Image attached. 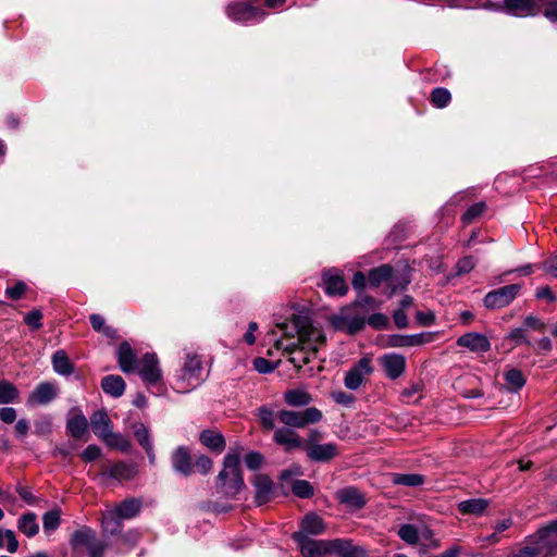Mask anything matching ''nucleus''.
Here are the masks:
<instances>
[{
  "label": "nucleus",
  "instance_id": "052dcab7",
  "mask_svg": "<svg viewBox=\"0 0 557 557\" xmlns=\"http://www.w3.org/2000/svg\"><path fill=\"white\" fill-rule=\"evenodd\" d=\"M16 410L12 407L0 408V420L3 423L11 424L16 419Z\"/></svg>",
  "mask_w": 557,
  "mask_h": 557
},
{
  "label": "nucleus",
  "instance_id": "09e8293b",
  "mask_svg": "<svg viewBox=\"0 0 557 557\" xmlns=\"http://www.w3.org/2000/svg\"><path fill=\"white\" fill-rule=\"evenodd\" d=\"M42 524L45 531H54L60 524V512L51 510L44 515Z\"/></svg>",
  "mask_w": 557,
  "mask_h": 557
},
{
  "label": "nucleus",
  "instance_id": "c9c22d12",
  "mask_svg": "<svg viewBox=\"0 0 557 557\" xmlns=\"http://www.w3.org/2000/svg\"><path fill=\"white\" fill-rule=\"evenodd\" d=\"M424 476L419 473H393L392 482L395 485L417 487L424 483Z\"/></svg>",
  "mask_w": 557,
  "mask_h": 557
},
{
  "label": "nucleus",
  "instance_id": "39448f33",
  "mask_svg": "<svg viewBox=\"0 0 557 557\" xmlns=\"http://www.w3.org/2000/svg\"><path fill=\"white\" fill-rule=\"evenodd\" d=\"M525 542L533 548L536 557H549L557 553V533L552 523L528 536Z\"/></svg>",
  "mask_w": 557,
  "mask_h": 557
},
{
  "label": "nucleus",
  "instance_id": "9d476101",
  "mask_svg": "<svg viewBox=\"0 0 557 557\" xmlns=\"http://www.w3.org/2000/svg\"><path fill=\"white\" fill-rule=\"evenodd\" d=\"M138 373L148 385H157L162 381V371L156 354L147 352L143 356Z\"/></svg>",
  "mask_w": 557,
  "mask_h": 557
},
{
  "label": "nucleus",
  "instance_id": "6e6d98bb",
  "mask_svg": "<svg viewBox=\"0 0 557 557\" xmlns=\"http://www.w3.org/2000/svg\"><path fill=\"white\" fill-rule=\"evenodd\" d=\"M367 322L369 325L373 326L374 329L381 330L387 325L388 319L386 315H384L382 313H373L368 318Z\"/></svg>",
  "mask_w": 557,
  "mask_h": 557
},
{
  "label": "nucleus",
  "instance_id": "79ce46f5",
  "mask_svg": "<svg viewBox=\"0 0 557 557\" xmlns=\"http://www.w3.org/2000/svg\"><path fill=\"white\" fill-rule=\"evenodd\" d=\"M397 534L404 542L410 545H414L419 541V532L413 524L406 523L400 525Z\"/></svg>",
  "mask_w": 557,
  "mask_h": 557
},
{
  "label": "nucleus",
  "instance_id": "e433bc0d",
  "mask_svg": "<svg viewBox=\"0 0 557 557\" xmlns=\"http://www.w3.org/2000/svg\"><path fill=\"white\" fill-rule=\"evenodd\" d=\"M52 366L54 371L61 375H70L74 370V367L64 350H58L54 352L52 356Z\"/></svg>",
  "mask_w": 557,
  "mask_h": 557
},
{
  "label": "nucleus",
  "instance_id": "5701e85b",
  "mask_svg": "<svg viewBox=\"0 0 557 557\" xmlns=\"http://www.w3.org/2000/svg\"><path fill=\"white\" fill-rule=\"evenodd\" d=\"M383 282H388L389 285L393 286V290L396 289L393 268L388 264L373 269L369 273V283L371 286L377 287Z\"/></svg>",
  "mask_w": 557,
  "mask_h": 557
},
{
  "label": "nucleus",
  "instance_id": "1a4fd4ad",
  "mask_svg": "<svg viewBox=\"0 0 557 557\" xmlns=\"http://www.w3.org/2000/svg\"><path fill=\"white\" fill-rule=\"evenodd\" d=\"M373 372L370 358H361L345 374L344 384L348 389L356 391L364 380Z\"/></svg>",
  "mask_w": 557,
  "mask_h": 557
},
{
  "label": "nucleus",
  "instance_id": "7c9ffc66",
  "mask_svg": "<svg viewBox=\"0 0 557 557\" xmlns=\"http://www.w3.org/2000/svg\"><path fill=\"white\" fill-rule=\"evenodd\" d=\"M284 400L292 407H304L312 401L311 395L305 389L295 388L284 393Z\"/></svg>",
  "mask_w": 557,
  "mask_h": 557
},
{
  "label": "nucleus",
  "instance_id": "e2e57ef3",
  "mask_svg": "<svg viewBox=\"0 0 557 557\" xmlns=\"http://www.w3.org/2000/svg\"><path fill=\"white\" fill-rule=\"evenodd\" d=\"M100 455H101V450L98 446L89 445L82 453V458L85 461H92V460H96Z\"/></svg>",
  "mask_w": 557,
  "mask_h": 557
},
{
  "label": "nucleus",
  "instance_id": "ddd939ff",
  "mask_svg": "<svg viewBox=\"0 0 557 557\" xmlns=\"http://www.w3.org/2000/svg\"><path fill=\"white\" fill-rule=\"evenodd\" d=\"M379 363L391 380L398 379L406 370V358L396 352L384 354L379 358Z\"/></svg>",
  "mask_w": 557,
  "mask_h": 557
},
{
  "label": "nucleus",
  "instance_id": "bf43d9fd",
  "mask_svg": "<svg viewBox=\"0 0 557 557\" xmlns=\"http://www.w3.org/2000/svg\"><path fill=\"white\" fill-rule=\"evenodd\" d=\"M106 548L107 543L97 539L90 546V548L87 550L88 557H103Z\"/></svg>",
  "mask_w": 557,
  "mask_h": 557
},
{
  "label": "nucleus",
  "instance_id": "a19ab883",
  "mask_svg": "<svg viewBox=\"0 0 557 557\" xmlns=\"http://www.w3.org/2000/svg\"><path fill=\"white\" fill-rule=\"evenodd\" d=\"M18 397L17 388L10 382L0 381V404L14 403Z\"/></svg>",
  "mask_w": 557,
  "mask_h": 557
},
{
  "label": "nucleus",
  "instance_id": "603ef678",
  "mask_svg": "<svg viewBox=\"0 0 557 557\" xmlns=\"http://www.w3.org/2000/svg\"><path fill=\"white\" fill-rule=\"evenodd\" d=\"M253 368L259 373H271L275 368L276 363H272L265 358L258 357L253 360Z\"/></svg>",
  "mask_w": 557,
  "mask_h": 557
},
{
  "label": "nucleus",
  "instance_id": "393cba45",
  "mask_svg": "<svg viewBox=\"0 0 557 557\" xmlns=\"http://www.w3.org/2000/svg\"><path fill=\"white\" fill-rule=\"evenodd\" d=\"M227 16L236 22H248L257 15V9L245 3H235L226 8Z\"/></svg>",
  "mask_w": 557,
  "mask_h": 557
},
{
  "label": "nucleus",
  "instance_id": "6e6552de",
  "mask_svg": "<svg viewBox=\"0 0 557 557\" xmlns=\"http://www.w3.org/2000/svg\"><path fill=\"white\" fill-rule=\"evenodd\" d=\"M293 540L298 544L304 557H324L330 554V540H313L302 532L294 533Z\"/></svg>",
  "mask_w": 557,
  "mask_h": 557
},
{
  "label": "nucleus",
  "instance_id": "ea45409f",
  "mask_svg": "<svg viewBox=\"0 0 557 557\" xmlns=\"http://www.w3.org/2000/svg\"><path fill=\"white\" fill-rule=\"evenodd\" d=\"M506 384L511 392H518L525 384L523 373L518 369H509L504 373Z\"/></svg>",
  "mask_w": 557,
  "mask_h": 557
},
{
  "label": "nucleus",
  "instance_id": "aec40b11",
  "mask_svg": "<svg viewBox=\"0 0 557 557\" xmlns=\"http://www.w3.org/2000/svg\"><path fill=\"white\" fill-rule=\"evenodd\" d=\"M117 362L124 373L134 372L137 368V356L128 343H122L117 348Z\"/></svg>",
  "mask_w": 557,
  "mask_h": 557
},
{
  "label": "nucleus",
  "instance_id": "0e129e2a",
  "mask_svg": "<svg viewBox=\"0 0 557 557\" xmlns=\"http://www.w3.org/2000/svg\"><path fill=\"white\" fill-rule=\"evenodd\" d=\"M195 466L199 472L206 474L212 468V460L208 456L202 455L197 458Z\"/></svg>",
  "mask_w": 557,
  "mask_h": 557
},
{
  "label": "nucleus",
  "instance_id": "a211bd4d",
  "mask_svg": "<svg viewBox=\"0 0 557 557\" xmlns=\"http://www.w3.org/2000/svg\"><path fill=\"white\" fill-rule=\"evenodd\" d=\"M336 498L349 509L358 510L366 505L364 495L356 487L348 486L336 493Z\"/></svg>",
  "mask_w": 557,
  "mask_h": 557
},
{
  "label": "nucleus",
  "instance_id": "bb28decb",
  "mask_svg": "<svg viewBox=\"0 0 557 557\" xmlns=\"http://www.w3.org/2000/svg\"><path fill=\"white\" fill-rule=\"evenodd\" d=\"M97 540L96 533L90 528L76 530L71 537V545L74 549L86 548L87 550Z\"/></svg>",
  "mask_w": 557,
  "mask_h": 557
},
{
  "label": "nucleus",
  "instance_id": "b1692460",
  "mask_svg": "<svg viewBox=\"0 0 557 557\" xmlns=\"http://www.w3.org/2000/svg\"><path fill=\"white\" fill-rule=\"evenodd\" d=\"M323 283L329 295L344 296L348 292V286L341 275L327 272L323 275Z\"/></svg>",
  "mask_w": 557,
  "mask_h": 557
},
{
  "label": "nucleus",
  "instance_id": "f3484780",
  "mask_svg": "<svg viewBox=\"0 0 557 557\" xmlns=\"http://www.w3.org/2000/svg\"><path fill=\"white\" fill-rule=\"evenodd\" d=\"M432 338H433V335L431 333H420V334H413V335L394 334L388 337V345L391 347H397V348L420 346V345L431 342Z\"/></svg>",
  "mask_w": 557,
  "mask_h": 557
},
{
  "label": "nucleus",
  "instance_id": "c85d7f7f",
  "mask_svg": "<svg viewBox=\"0 0 557 557\" xmlns=\"http://www.w3.org/2000/svg\"><path fill=\"white\" fill-rule=\"evenodd\" d=\"M325 531V524L321 517L315 513H308L301 521V531L304 534L320 535Z\"/></svg>",
  "mask_w": 557,
  "mask_h": 557
},
{
  "label": "nucleus",
  "instance_id": "4d7b16f0",
  "mask_svg": "<svg viewBox=\"0 0 557 557\" xmlns=\"http://www.w3.org/2000/svg\"><path fill=\"white\" fill-rule=\"evenodd\" d=\"M475 267V260L473 257L468 256L460 259L457 263L459 274L469 273Z\"/></svg>",
  "mask_w": 557,
  "mask_h": 557
},
{
  "label": "nucleus",
  "instance_id": "864d4df0",
  "mask_svg": "<svg viewBox=\"0 0 557 557\" xmlns=\"http://www.w3.org/2000/svg\"><path fill=\"white\" fill-rule=\"evenodd\" d=\"M26 288V284L22 281H18L12 287H8L5 294L8 295L9 298L13 300H18L24 295Z\"/></svg>",
  "mask_w": 557,
  "mask_h": 557
},
{
  "label": "nucleus",
  "instance_id": "6ab92c4d",
  "mask_svg": "<svg viewBox=\"0 0 557 557\" xmlns=\"http://www.w3.org/2000/svg\"><path fill=\"white\" fill-rule=\"evenodd\" d=\"M57 396V391L53 384L42 382L36 386L28 397L29 405H46L53 400Z\"/></svg>",
  "mask_w": 557,
  "mask_h": 557
},
{
  "label": "nucleus",
  "instance_id": "a18cd8bd",
  "mask_svg": "<svg viewBox=\"0 0 557 557\" xmlns=\"http://www.w3.org/2000/svg\"><path fill=\"white\" fill-rule=\"evenodd\" d=\"M485 209H486V205L483 201L472 205L463 213L462 221L466 224L472 223L476 218H479L485 211Z\"/></svg>",
  "mask_w": 557,
  "mask_h": 557
},
{
  "label": "nucleus",
  "instance_id": "2eb2a0df",
  "mask_svg": "<svg viewBox=\"0 0 557 557\" xmlns=\"http://www.w3.org/2000/svg\"><path fill=\"white\" fill-rule=\"evenodd\" d=\"M457 345L465 347L472 352H487L491 349L488 338L476 332H470L461 335L457 339Z\"/></svg>",
  "mask_w": 557,
  "mask_h": 557
},
{
  "label": "nucleus",
  "instance_id": "0eeeda50",
  "mask_svg": "<svg viewBox=\"0 0 557 557\" xmlns=\"http://www.w3.org/2000/svg\"><path fill=\"white\" fill-rule=\"evenodd\" d=\"M521 290L520 284H510L488 292L484 297L487 309H502L509 306Z\"/></svg>",
  "mask_w": 557,
  "mask_h": 557
},
{
  "label": "nucleus",
  "instance_id": "2f4dec72",
  "mask_svg": "<svg viewBox=\"0 0 557 557\" xmlns=\"http://www.w3.org/2000/svg\"><path fill=\"white\" fill-rule=\"evenodd\" d=\"M17 529L27 537L35 536L39 532L37 516L34 512H27L22 515L17 521Z\"/></svg>",
  "mask_w": 557,
  "mask_h": 557
},
{
  "label": "nucleus",
  "instance_id": "412c9836",
  "mask_svg": "<svg viewBox=\"0 0 557 557\" xmlns=\"http://www.w3.org/2000/svg\"><path fill=\"white\" fill-rule=\"evenodd\" d=\"M504 9L509 14L522 17L534 15L536 4L533 0H504Z\"/></svg>",
  "mask_w": 557,
  "mask_h": 557
},
{
  "label": "nucleus",
  "instance_id": "423d86ee",
  "mask_svg": "<svg viewBox=\"0 0 557 557\" xmlns=\"http://www.w3.org/2000/svg\"><path fill=\"white\" fill-rule=\"evenodd\" d=\"M276 417L280 422L286 426H289V429H304L309 424L320 422L323 418V414L318 408L309 407L302 411L281 410Z\"/></svg>",
  "mask_w": 557,
  "mask_h": 557
},
{
  "label": "nucleus",
  "instance_id": "f8f14e48",
  "mask_svg": "<svg viewBox=\"0 0 557 557\" xmlns=\"http://www.w3.org/2000/svg\"><path fill=\"white\" fill-rule=\"evenodd\" d=\"M273 441L282 446L286 453L304 449L306 438L302 440L297 432L289 428H278L274 431Z\"/></svg>",
  "mask_w": 557,
  "mask_h": 557
},
{
  "label": "nucleus",
  "instance_id": "8fccbe9b",
  "mask_svg": "<svg viewBox=\"0 0 557 557\" xmlns=\"http://www.w3.org/2000/svg\"><path fill=\"white\" fill-rule=\"evenodd\" d=\"M89 319H90L91 326L95 331L102 332L104 335L111 336L113 331L110 326L106 325V321H104L103 317H101L100 314L94 313L90 315Z\"/></svg>",
  "mask_w": 557,
  "mask_h": 557
},
{
  "label": "nucleus",
  "instance_id": "338daca9",
  "mask_svg": "<svg viewBox=\"0 0 557 557\" xmlns=\"http://www.w3.org/2000/svg\"><path fill=\"white\" fill-rule=\"evenodd\" d=\"M416 319L421 325L429 326L434 323L435 315L432 311H418Z\"/></svg>",
  "mask_w": 557,
  "mask_h": 557
},
{
  "label": "nucleus",
  "instance_id": "58836bf2",
  "mask_svg": "<svg viewBox=\"0 0 557 557\" xmlns=\"http://www.w3.org/2000/svg\"><path fill=\"white\" fill-rule=\"evenodd\" d=\"M88 421L85 416L76 414L75 417L67 420L66 429L70 434L75 438H81L87 431Z\"/></svg>",
  "mask_w": 557,
  "mask_h": 557
},
{
  "label": "nucleus",
  "instance_id": "37998d69",
  "mask_svg": "<svg viewBox=\"0 0 557 557\" xmlns=\"http://www.w3.org/2000/svg\"><path fill=\"white\" fill-rule=\"evenodd\" d=\"M292 491L300 498H310L313 495V486L307 480H295L292 483Z\"/></svg>",
  "mask_w": 557,
  "mask_h": 557
},
{
  "label": "nucleus",
  "instance_id": "69168bd1",
  "mask_svg": "<svg viewBox=\"0 0 557 557\" xmlns=\"http://www.w3.org/2000/svg\"><path fill=\"white\" fill-rule=\"evenodd\" d=\"M51 432V422L48 418H42L35 422V433L46 435Z\"/></svg>",
  "mask_w": 557,
  "mask_h": 557
},
{
  "label": "nucleus",
  "instance_id": "cd10ccee",
  "mask_svg": "<svg viewBox=\"0 0 557 557\" xmlns=\"http://www.w3.org/2000/svg\"><path fill=\"white\" fill-rule=\"evenodd\" d=\"M199 440L202 445L213 451L221 453L225 447V441L220 432L213 430H205L200 433Z\"/></svg>",
  "mask_w": 557,
  "mask_h": 557
},
{
  "label": "nucleus",
  "instance_id": "de8ad7c7",
  "mask_svg": "<svg viewBox=\"0 0 557 557\" xmlns=\"http://www.w3.org/2000/svg\"><path fill=\"white\" fill-rule=\"evenodd\" d=\"M135 437L139 445L145 449L149 450L150 446H152L149 431L144 424H138L135 429Z\"/></svg>",
  "mask_w": 557,
  "mask_h": 557
},
{
  "label": "nucleus",
  "instance_id": "774afa93",
  "mask_svg": "<svg viewBox=\"0 0 557 557\" xmlns=\"http://www.w3.org/2000/svg\"><path fill=\"white\" fill-rule=\"evenodd\" d=\"M544 16L552 23L557 24V2L549 3L544 10Z\"/></svg>",
  "mask_w": 557,
  "mask_h": 557
},
{
  "label": "nucleus",
  "instance_id": "c756f323",
  "mask_svg": "<svg viewBox=\"0 0 557 557\" xmlns=\"http://www.w3.org/2000/svg\"><path fill=\"white\" fill-rule=\"evenodd\" d=\"M101 387L106 394L120 397L125 391V382L120 375H107L101 381Z\"/></svg>",
  "mask_w": 557,
  "mask_h": 557
},
{
  "label": "nucleus",
  "instance_id": "20e7f679",
  "mask_svg": "<svg viewBox=\"0 0 557 557\" xmlns=\"http://www.w3.org/2000/svg\"><path fill=\"white\" fill-rule=\"evenodd\" d=\"M323 434L317 429L308 432L304 450L308 459L314 462H327L339 454L338 447L335 443L321 444Z\"/></svg>",
  "mask_w": 557,
  "mask_h": 557
},
{
  "label": "nucleus",
  "instance_id": "9b49d317",
  "mask_svg": "<svg viewBox=\"0 0 557 557\" xmlns=\"http://www.w3.org/2000/svg\"><path fill=\"white\" fill-rule=\"evenodd\" d=\"M330 554L337 557H368V552L363 546L357 545L348 539L330 540Z\"/></svg>",
  "mask_w": 557,
  "mask_h": 557
},
{
  "label": "nucleus",
  "instance_id": "72a5a7b5",
  "mask_svg": "<svg viewBox=\"0 0 557 557\" xmlns=\"http://www.w3.org/2000/svg\"><path fill=\"white\" fill-rule=\"evenodd\" d=\"M141 508V502L136 498H128L123 500L116 508L115 511L123 519H132L136 517Z\"/></svg>",
  "mask_w": 557,
  "mask_h": 557
},
{
  "label": "nucleus",
  "instance_id": "7ed1b4c3",
  "mask_svg": "<svg viewBox=\"0 0 557 557\" xmlns=\"http://www.w3.org/2000/svg\"><path fill=\"white\" fill-rule=\"evenodd\" d=\"M219 485L226 496H236L245 486L240 471L238 454L228 453L223 462V469L219 473Z\"/></svg>",
  "mask_w": 557,
  "mask_h": 557
},
{
  "label": "nucleus",
  "instance_id": "680f3d73",
  "mask_svg": "<svg viewBox=\"0 0 557 557\" xmlns=\"http://www.w3.org/2000/svg\"><path fill=\"white\" fill-rule=\"evenodd\" d=\"M366 320L360 317H355L348 320L347 327L350 334H356L364 327Z\"/></svg>",
  "mask_w": 557,
  "mask_h": 557
},
{
  "label": "nucleus",
  "instance_id": "4468645a",
  "mask_svg": "<svg viewBox=\"0 0 557 557\" xmlns=\"http://www.w3.org/2000/svg\"><path fill=\"white\" fill-rule=\"evenodd\" d=\"M251 483L255 487V502L257 505H264L273 498L274 484L268 475L258 473L253 476Z\"/></svg>",
  "mask_w": 557,
  "mask_h": 557
},
{
  "label": "nucleus",
  "instance_id": "c03bdc74",
  "mask_svg": "<svg viewBox=\"0 0 557 557\" xmlns=\"http://www.w3.org/2000/svg\"><path fill=\"white\" fill-rule=\"evenodd\" d=\"M450 99V92L446 88H435L431 94V101L437 108H445Z\"/></svg>",
  "mask_w": 557,
  "mask_h": 557
},
{
  "label": "nucleus",
  "instance_id": "5fc2aeb1",
  "mask_svg": "<svg viewBox=\"0 0 557 557\" xmlns=\"http://www.w3.org/2000/svg\"><path fill=\"white\" fill-rule=\"evenodd\" d=\"M262 462H263L262 455L259 453H256V451H251V453L247 454L245 457L246 467L250 470L259 469L261 467Z\"/></svg>",
  "mask_w": 557,
  "mask_h": 557
},
{
  "label": "nucleus",
  "instance_id": "4be33fe9",
  "mask_svg": "<svg viewBox=\"0 0 557 557\" xmlns=\"http://www.w3.org/2000/svg\"><path fill=\"white\" fill-rule=\"evenodd\" d=\"M137 474V468L134 463L119 461L110 467L108 471L103 473V475H108L112 479L122 481V480H132Z\"/></svg>",
  "mask_w": 557,
  "mask_h": 557
},
{
  "label": "nucleus",
  "instance_id": "dca6fc26",
  "mask_svg": "<svg viewBox=\"0 0 557 557\" xmlns=\"http://www.w3.org/2000/svg\"><path fill=\"white\" fill-rule=\"evenodd\" d=\"M171 463L174 471L181 475L188 476L193 473L190 451L185 446H178L173 450Z\"/></svg>",
  "mask_w": 557,
  "mask_h": 557
},
{
  "label": "nucleus",
  "instance_id": "f257e3e1",
  "mask_svg": "<svg viewBox=\"0 0 557 557\" xmlns=\"http://www.w3.org/2000/svg\"><path fill=\"white\" fill-rule=\"evenodd\" d=\"M276 326L283 333V337L276 341L275 347L290 355L298 352L299 356L289 358L298 369L309 363L311 357L315 356L326 342L323 331L314 326L306 315L294 314L292 320L277 323Z\"/></svg>",
  "mask_w": 557,
  "mask_h": 557
},
{
  "label": "nucleus",
  "instance_id": "49530a36",
  "mask_svg": "<svg viewBox=\"0 0 557 557\" xmlns=\"http://www.w3.org/2000/svg\"><path fill=\"white\" fill-rule=\"evenodd\" d=\"M258 418L263 429H274V412L270 408L265 406L260 407L258 409Z\"/></svg>",
  "mask_w": 557,
  "mask_h": 557
},
{
  "label": "nucleus",
  "instance_id": "473e14b6",
  "mask_svg": "<svg viewBox=\"0 0 557 557\" xmlns=\"http://www.w3.org/2000/svg\"><path fill=\"white\" fill-rule=\"evenodd\" d=\"M488 507V500L483 498H473L461 502L458 505L459 511L463 515H482Z\"/></svg>",
  "mask_w": 557,
  "mask_h": 557
},
{
  "label": "nucleus",
  "instance_id": "f704fd0d",
  "mask_svg": "<svg viewBox=\"0 0 557 557\" xmlns=\"http://www.w3.org/2000/svg\"><path fill=\"white\" fill-rule=\"evenodd\" d=\"M122 520L115 510L106 512L102 517L103 531L111 535L120 533L123 528Z\"/></svg>",
  "mask_w": 557,
  "mask_h": 557
},
{
  "label": "nucleus",
  "instance_id": "13d9d810",
  "mask_svg": "<svg viewBox=\"0 0 557 557\" xmlns=\"http://www.w3.org/2000/svg\"><path fill=\"white\" fill-rule=\"evenodd\" d=\"M332 398L335 403L344 406H350L355 401V397L351 394L342 391L333 392Z\"/></svg>",
  "mask_w": 557,
  "mask_h": 557
},
{
  "label": "nucleus",
  "instance_id": "f03ea898",
  "mask_svg": "<svg viewBox=\"0 0 557 557\" xmlns=\"http://www.w3.org/2000/svg\"><path fill=\"white\" fill-rule=\"evenodd\" d=\"M205 380L201 357L195 352H188L176 376L174 388L180 393H188L198 387Z\"/></svg>",
  "mask_w": 557,
  "mask_h": 557
},
{
  "label": "nucleus",
  "instance_id": "a878e982",
  "mask_svg": "<svg viewBox=\"0 0 557 557\" xmlns=\"http://www.w3.org/2000/svg\"><path fill=\"white\" fill-rule=\"evenodd\" d=\"M94 433L101 440L111 431V420L104 410H97L90 417Z\"/></svg>",
  "mask_w": 557,
  "mask_h": 557
},
{
  "label": "nucleus",
  "instance_id": "3c124183",
  "mask_svg": "<svg viewBox=\"0 0 557 557\" xmlns=\"http://www.w3.org/2000/svg\"><path fill=\"white\" fill-rule=\"evenodd\" d=\"M41 319H42L41 311L33 310L25 315L24 321L30 329L39 330L42 326Z\"/></svg>",
  "mask_w": 557,
  "mask_h": 557
},
{
  "label": "nucleus",
  "instance_id": "4c0bfd02",
  "mask_svg": "<svg viewBox=\"0 0 557 557\" xmlns=\"http://www.w3.org/2000/svg\"><path fill=\"white\" fill-rule=\"evenodd\" d=\"M109 447L115 448L123 453H126L131 448V442L127 437L120 433L112 431L108 432L104 437L101 438Z\"/></svg>",
  "mask_w": 557,
  "mask_h": 557
}]
</instances>
